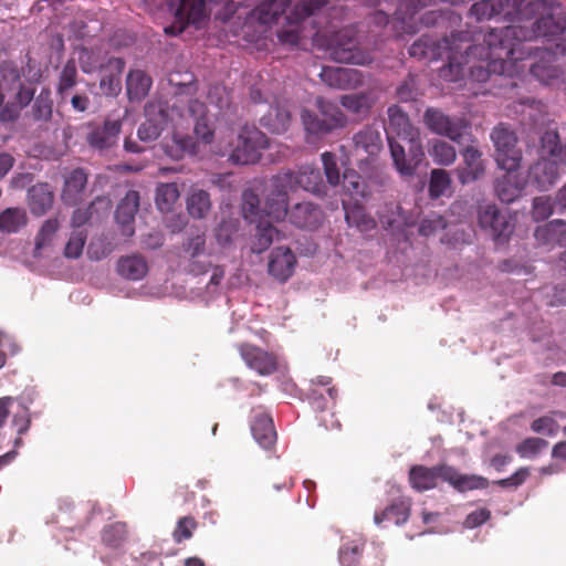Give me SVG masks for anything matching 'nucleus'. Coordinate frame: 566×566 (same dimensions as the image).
Segmentation results:
<instances>
[{"mask_svg":"<svg viewBox=\"0 0 566 566\" xmlns=\"http://www.w3.org/2000/svg\"><path fill=\"white\" fill-rule=\"evenodd\" d=\"M297 188L322 195L325 187L319 171L311 166H305L296 175L286 171L274 176L265 187V198L261 209L260 200L253 191L243 192V217L250 222H256L255 239L251 247L254 253L263 252L274 240L279 239L280 232L271 222L279 221L286 216L290 193Z\"/></svg>","mask_w":566,"mask_h":566,"instance_id":"f257e3e1","label":"nucleus"},{"mask_svg":"<svg viewBox=\"0 0 566 566\" xmlns=\"http://www.w3.org/2000/svg\"><path fill=\"white\" fill-rule=\"evenodd\" d=\"M515 38L503 39V45L509 49L516 48V53L512 55H503L497 59V67L495 70L492 56L493 51L488 45H473L465 51V64H470V76L478 82H485L491 75H506L513 77L520 75L525 70L523 61L526 57L532 59L530 64V74L538 82L546 85H556L562 81L563 70L558 63V53L552 52L547 49L543 51H535L533 48L525 44L531 40H524L523 33L517 34Z\"/></svg>","mask_w":566,"mask_h":566,"instance_id":"f03ea898","label":"nucleus"},{"mask_svg":"<svg viewBox=\"0 0 566 566\" xmlns=\"http://www.w3.org/2000/svg\"><path fill=\"white\" fill-rule=\"evenodd\" d=\"M524 0H505L509 9L512 7V17L515 24L509 25L502 30H492L483 36V44L490 46L495 56L493 65L497 67V59L503 55H514L516 48H507L503 45V39L515 38L518 33H523L524 40H534L537 38H547L555 40L557 36L566 32V20L559 4L553 0H541L530 2L525 8H521Z\"/></svg>","mask_w":566,"mask_h":566,"instance_id":"7ed1b4c3","label":"nucleus"},{"mask_svg":"<svg viewBox=\"0 0 566 566\" xmlns=\"http://www.w3.org/2000/svg\"><path fill=\"white\" fill-rule=\"evenodd\" d=\"M187 112L195 119V134L200 143L210 145V150L216 154L222 156L228 154L229 159L234 164L256 163L261 157V150L268 146V138L261 130L242 123L220 125L214 140L207 107L198 101H192Z\"/></svg>","mask_w":566,"mask_h":566,"instance_id":"20e7f679","label":"nucleus"},{"mask_svg":"<svg viewBox=\"0 0 566 566\" xmlns=\"http://www.w3.org/2000/svg\"><path fill=\"white\" fill-rule=\"evenodd\" d=\"M388 117L386 133L394 164L402 176H411L424 157L419 130L398 106L388 108Z\"/></svg>","mask_w":566,"mask_h":566,"instance_id":"39448f33","label":"nucleus"},{"mask_svg":"<svg viewBox=\"0 0 566 566\" xmlns=\"http://www.w3.org/2000/svg\"><path fill=\"white\" fill-rule=\"evenodd\" d=\"M566 166V147L556 132L548 130L541 138L538 160L530 169V180L539 189L552 186Z\"/></svg>","mask_w":566,"mask_h":566,"instance_id":"423d86ee","label":"nucleus"},{"mask_svg":"<svg viewBox=\"0 0 566 566\" xmlns=\"http://www.w3.org/2000/svg\"><path fill=\"white\" fill-rule=\"evenodd\" d=\"M409 480L411 486L418 491L437 488L439 481H446L459 491L483 489L488 485L485 478L460 474L457 470L447 465L432 469L421 465L415 467L410 470Z\"/></svg>","mask_w":566,"mask_h":566,"instance_id":"0eeeda50","label":"nucleus"},{"mask_svg":"<svg viewBox=\"0 0 566 566\" xmlns=\"http://www.w3.org/2000/svg\"><path fill=\"white\" fill-rule=\"evenodd\" d=\"M342 188L355 201H358V198L366 197L365 184L360 180V176L352 169L346 168L344 170ZM342 202L345 210V219L349 227H356L361 232H367L375 228V220L366 216L361 206L357 202L350 206L345 199Z\"/></svg>","mask_w":566,"mask_h":566,"instance_id":"6e6552de","label":"nucleus"},{"mask_svg":"<svg viewBox=\"0 0 566 566\" xmlns=\"http://www.w3.org/2000/svg\"><path fill=\"white\" fill-rule=\"evenodd\" d=\"M178 103H184L178 98L172 105L170 113L161 101L149 102L145 107L146 120L139 126L137 135L142 142L156 140L168 122H176L177 117L184 118L185 114L180 111Z\"/></svg>","mask_w":566,"mask_h":566,"instance_id":"1a4fd4ad","label":"nucleus"},{"mask_svg":"<svg viewBox=\"0 0 566 566\" xmlns=\"http://www.w3.org/2000/svg\"><path fill=\"white\" fill-rule=\"evenodd\" d=\"M316 106L321 117L308 111L302 112V122L307 133L323 135L346 126L347 118L335 103L318 97Z\"/></svg>","mask_w":566,"mask_h":566,"instance_id":"9d476101","label":"nucleus"},{"mask_svg":"<svg viewBox=\"0 0 566 566\" xmlns=\"http://www.w3.org/2000/svg\"><path fill=\"white\" fill-rule=\"evenodd\" d=\"M329 56L340 63L364 65L371 61L369 53L363 51L355 39L353 29L337 32L326 44Z\"/></svg>","mask_w":566,"mask_h":566,"instance_id":"9b49d317","label":"nucleus"},{"mask_svg":"<svg viewBox=\"0 0 566 566\" xmlns=\"http://www.w3.org/2000/svg\"><path fill=\"white\" fill-rule=\"evenodd\" d=\"M169 9L175 21L164 30L170 35L180 34L188 24L199 25L208 17L205 0H172Z\"/></svg>","mask_w":566,"mask_h":566,"instance_id":"f8f14e48","label":"nucleus"},{"mask_svg":"<svg viewBox=\"0 0 566 566\" xmlns=\"http://www.w3.org/2000/svg\"><path fill=\"white\" fill-rule=\"evenodd\" d=\"M491 138L494 143L496 155L495 159L499 166L506 170H516L520 166L522 154L516 147V136L513 132L503 125L496 126Z\"/></svg>","mask_w":566,"mask_h":566,"instance_id":"ddd939ff","label":"nucleus"},{"mask_svg":"<svg viewBox=\"0 0 566 566\" xmlns=\"http://www.w3.org/2000/svg\"><path fill=\"white\" fill-rule=\"evenodd\" d=\"M326 3L327 0H306L295 4L289 17L291 25L279 33L280 42L291 46L301 45V41L305 35L303 34V30L297 25L298 22L314 14Z\"/></svg>","mask_w":566,"mask_h":566,"instance_id":"4468645a","label":"nucleus"},{"mask_svg":"<svg viewBox=\"0 0 566 566\" xmlns=\"http://www.w3.org/2000/svg\"><path fill=\"white\" fill-rule=\"evenodd\" d=\"M426 126L434 134L446 136L459 143L468 125L465 120L450 117L436 108H428L423 115Z\"/></svg>","mask_w":566,"mask_h":566,"instance_id":"2eb2a0df","label":"nucleus"},{"mask_svg":"<svg viewBox=\"0 0 566 566\" xmlns=\"http://www.w3.org/2000/svg\"><path fill=\"white\" fill-rule=\"evenodd\" d=\"M479 222L497 240L507 238L514 229V218L507 211L500 212L494 205L481 207Z\"/></svg>","mask_w":566,"mask_h":566,"instance_id":"dca6fc26","label":"nucleus"},{"mask_svg":"<svg viewBox=\"0 0 566 566\" xmlns=\"http://www.w3.org/2000/svg\"><path fill=\"white\" fill-rule=\"evenodd\" d=\"M9 91H18L15 95L18 107L28 105L34 95V90L21 85L18 70L11 63L0 67V106Z\"/></svg>","mask_w":566,"mask_h":566,"instance_id":"f3484780","label":"nucleus"},{"mask_svg":"<svg viewBox=\"0 0 566 566\" xmlns=\"http://www.w3.org/2000/svg\"><path fill=\"white\" fill-rule=\"evenodd\" d=\"M381 139L377 130L365 128L354 137V148L352 156L360 168L368 165L380 151Z\"/></svg>","mask_w":566,"mask_h":566,"instance_id":"a211bd4d","label":"nucleus"},{"mask_svg":"<svg viewBox=\"0 0 566 566\" xmlns=\"http://www.w3.org/2000/svg\"><path fill=\"white\" fill-rule=\"evenodd\" d=\"M296 256L290 248L277 247L269 255L268 272L280 283L286 282L294 273Z\"/></svg>","mask_w":566,"mask_h":566,"instance_id":"6ab92c4d","label":"nucleus"},{"mask_svg":"<svg viewBox=\"0 0 566 566\" xmlns=\"http://www.w3.org/2000/svg\"><path fill=\"white\" fill-rule=\"evenodd\" d=\"M240 354L247 366L259 375L266 376L277 368V359L274 355L251 345H242Z\"/></svg>","mask_w":566,"mask_h":566,"instance_id":"aec40b11","label":"nucleus"},{"mask_svg":"<svg viewBox=\"0 0 566 566\" xmlns=\"http://www.w3.org/2000/svg\"><path fill=\"white\" fill-rule=\"evenodd\" d=\"M321 77L328 86L340 90L354 88L363 82L357 70L347 67H324Z\"/></svg>","mask_w":566,"mask_h":566,"instance_id":"412c9836","label":"nucleus"},{"mask_svg":"<svg viewBox=\"0 0 566 566\" xmlns=\"http://www.w3.org/2000/svg\"><path fill=\"white\" fill-rule=\"evenodd\" d=\"M251 432L254 440L263 449L271 448L276 441L272 418L260 409L253 411Z\"/></svg>","mask_w":566,"mask_h":566,"instance_id":"4be33fe9","label":"nucleus"},{"mask_svg":"<svg viewBox=\"0 0 566 566\" xmlns=\"http://www.w3.org/2000/svg\"><path fill=\"white\" fill-rule=\"evenodd\" d=\"M289 218V221L300 228L313 229L322 221V211L310 202L297 203L286 216L279 220L281 222Z\"/></svg>","mask_w":566,"mask_h":566,"instance_id":"5701e85b","label":"nucleus"},{"mask_svg":"<svg viewBox=\"0 0 566 566\" xmlns=\"http://www.w3.org/2000/svg\"><path fill=\"white\" fill-rule=\"evenodd\" d=\"M457 172L463 185L478 180L484 174L481 153L474 147H468L463 151V165L457 169Z\"/></svg>","mask_w":566,"mask_h":566,"instance_id":"b1692460","label":"nucleus"},{"mask_svg":"<svg viewBox=\"0 0 566 566\" xmlns=\"http://www.w3.org/2000/svg\"><path fill=\"white\" fill-rule=\"evenodd\" d=\"M139 205V196L137 191L130 190L117 207L116 220L122 226V232L126 237L134 234L132 222Z\"/></svg>","mask_w":566,"mask_h":566,"instance_id":"393cba45","label":"nucleus"},{"mask_svg":"<svg viewBox=\"0 0 566 566\" xmlns=\"http://www.w3.org/2000/svg\"><path fill=\"white\" fill-rule=\"evenodd\" d=\"M60 228V223L57 219H49L46 220L39 233L35 238V248H34V256L42 258L44 255H50L53 250L56 233Z\"/></svg>","mask_w":566,"mask_h":566,"instance_id":"a878e982","label":"nucleus"},{"mask_svg":"<svg viewBox=\"0 0 566 566\" xmlns=\"http://www.w3.org/2000/svg\"><path fill=\"white\" fill-rule=\"evenodd\" d=\"M524 187V180L518 178L515 170H510L497 181L496 193L501 201L510 203L522 195Z\"/></svg>","mask_w":566,"mask_h":566,"instance_id":"bb28decb","label":"nucleus"},{"mask_svg":"<svg viewBox=\"0 0 566 566\" xmlns=\"http://www.w3.org/2000/svg\"><path fill=\"white\" fill-rule=\"evenodd\" d=\"M261 123L273 133L286 132L291 123L290 106L284 104L272 107L266 115L262 116Z\"/></svg>","mask_w":566,"mask_h":566,"instance_id":"cd10ccee","label":"nucleus"},{"mask_svg":"<svg viewBox=\"0 0 566 566\" xmlns=\"http://www.w3.org/2000/svg\"><path fill=\"white\" fill-rule=\"evenodd\" d=\"M163 148L165 154L174 160H180L186 155H198L200 151L199 145L195 144L190 138L178 134L172 136L170 143L164 144Z\"/></svg>","mask_w":566,"mask_h":566,"instance_id":"c85d7f7f","label":"nucleus"},{"mask_svg":"<svg viewBox=\"0 0 566 566\" xmlns=\"http://www.w3.org/2000/svg\"><path fill=\"white\" fill-rule=\"evenodd\" d=\"M31 211L41 216L45 213L53 203V192L46 184H39L29 190Z\"/></svg>","mask_w":566,"mask_h":566,"instance_id":"c756f323","label":"nucleus"},{"mask_svg":"<svg viewBox=\"0 0 566 566\" xmlns=\"http://www.w3.org/2000/svg\"><path fill=\"white\" fill-rule=\"evenodd\" d=\"M117 272L120 276L127 280L138 281L147 274L148 266L142 256L132 255L122 258L118 261Z\"/></svg>","mask_w":566,"mask_h":566,"instance_id":"7c9ffc66","label":"nucleus"},{"mask_svg":"<svg viewBox=\"0 0 566 566\" xmlns=\"http://www.w3.org/2000/svg\"><path fill=\"white\" fill-rule=\"evenodd\" d=\"M151 86V80L140 70L130 71L127 75L126 87L130 101L143 99Z\"/></svg>","mask_w":566,"mask_h":566,"instance_id":"2f4dec72","label":"nucleus"},{"mask_svg":"<svg viewBox=\"0 0 566 566\" xmlns=\"http://www.w3.org/2000/svg\"><path fill=\"white\" fill-rule=\"evenodd\" d=\"M563 419H565V415L563 412H549L545 416L534 419L531 423V429L537 434L552 438L557 436L560 429L559 420Z\"/></svg>","mask_w":566,"mask_h":566,"instance_id":"473e14b6","label":"nucleus"},{"mask_svg":"<svg viewBox=\"0 0 566 566\" xmlns=\"http://www.w3.org/2000/svg\"><path fill=\"white\" fill-rule=\"evenodd\" d=\"M535 238L543 244L552 242L562 244L566 241V224L560 220H553L545 226L538 227L535 230Z\"/></svg>","mask_w":566,"mask_h":566,"instance_id":"72a5a7b5","label":"nucleus"},{"mask_svg":"<svg viewBox=\"0 0 566 566\" xmlns=\"http://www.w3.org/2000/svg\"><path fill=\"white\" fill-rule=\"evenodd\" d=\"M410 505L411 504L408 500H401L387 507L381 514L376 513L374 521L377 525H380L385 521L392 522L396 525H401L409 517Z\"/></svg>","mask_w":566,"mask_h":566,"instance_id":"f704fd0d","label":"nucleus"},{"mask_svg":"<svg viewBox=\"0 0 566 566\" xmlns=\"http://www.w3.org/2000/svg\"><path fill=\"white\" fill-rule=\"evenodd\" d=\"M331 385V378L321 376L313 381V387L310 390L308 399L314 408L324 410L327 407V399L322 390L323 387H327L326 395L329 400H335L336 390Z\"/></svg>","mask_w":566,"mask_h":566,"instance_id":"c9c22d12","label":"nucleus"},{"mask_svg":"<svg viewBox=\"0 0 566 566\" xmlns=\"http://www.w3.org/2000/svg\"><path fill=\"white\" fill-rule=\"evenodd\" d=\"M471 14L478 20L491 19L492 17L504 12L509 18L512 17L511 9H507L503 0H481L475 2L471 10Z\"/></svg>","mask_w":566,"mask_h":566,"instance_id":"e433bc0d","label":"nucleus"},{"mask_svg":"<svg viewBox=\"0 0 566 566\" xmlns=\"http://www.w3.org/2000/svg\"><path fill=\"white\" fill-rule=\"evenodd\" d=\"M428 153L434 164L439 166H449L453 164L457 158L454 147L440 139H432L430 142Z\"/></svg>","mask_w":566,"mask_h":566,"instance_id":"4c0bfd02","label":"nucleus"},{"mask_svg":"<svg viewBox=\"0 0 566 566\" xmlns=\"http://www.w3.org/2000/svg\"><path fill=\"white\" fill-rule=\"evenodd\" d=\"M87 178L82 169L73 170L65 179V186L62 193L66 202L74 203L78 195L84 189Z\"/></svg>","mask_w":566,"mask_h":566,"instance_id":"58836bf2","label":"nucleus"},{"mask_svg":"<svg viewBox=\"0 0 566 566\" xmlns=\"http://www.w3.org/2000/svg\"><path fill=\"white\" fill-rule=\"evenodd\" d=\"M28 218L23 209L9 208L0 214V231L13 233L27 224Z\"/></svg>","mask_w":566,"mask_h":566,"instance_id":"ea45409f","label":"nucleus"},{"mask_svg":"<svg viewBox=\"0 0 566 566\" xmlns=\"http://www.w3.org/2000/svg\"><path fill=\"white\" fill-rule=\"evenodd\" d=\"M209 195L200 189L193 190L187 199V209L193 218H203L210 210Z\"/></svg>","mask_w":566,"mask_h":566,"instance_id":"a19ab883","label":"nucleus"},{"mask_svg":"<svg viewBox=\"0 0 566 566\" xmlns=\"http://www.w3.org/2000/svg\"><path fill=\"white\" fill-rule=\"evenodd\" d=\"M548 448V442L538 437L524 439L515 447L516 453L522 459L533 460Z\"/></svg>","mask_w":566,"mask_h":566,"instance_id":"79ce46f5","label":"nucleus"},{"mask_svg":"<svg viewBox=\"0 0 566 566\" xmlns=\"http://www.w3.org/2000/svg\"><path fill=\"white\" fill-rule=\"evenodd\" d=\"M429 192L432 198H439L451 192V178L448 171L443 169L431 171Z\"/></svg>","mask_w":566,"mask_h":566,"instance_id":"37998d69","label":"nucleus"},{"mask_svg":"<svg viewBox=\"0 0 566 566\" xmlns=\"http://www.w3.org/2000/svg\"><path fill=\"white\" fill-rule=\"evenodd\" d=\"M179 190L175 184H164L158 186L156 191V205L163 212H168L179 198Z\"/></svg>","mask_w":566,"mask_h":566,"instance_id":"c03bdc74","label":"nucleus"},{"mask_svg":"<svg viewBox=\"0 0 566 566\" xmlns=\"http://www.w3.org/2000/svg\"><path fill=\"white\" fill-rule=\"evenodd\" d=\"M340 104L354 114H365L373 104V98L366 93L346 94L340 98Z\"/></svg>","mask_w":566,"mask_h":566,"instance_id":"a18cd8bd","label":"nucleus"},{"mask_svg":"<svg viewBox=\"0 0 566 566\" xmlns=\"http://www.w3.org/2000/svg\"><path fill=\"white\" fill-rule=\"evenodd\" d=\"M238 229V219L222 220L214 232L217 243L222 248L232 243L237 237Z\"/></svg>","mask_w":566,"mask_h":566,"instance_id":"49530a36","label":"nucleus"},{"mask_svg":"<svg viewBox=\"0 0 566 566\" xmlns=\"http://www.w3.org/2000/svg\"><path fill=\"white\" fill-rule=\"evenodd\" d=\"M17 410L13 409L12 424L17 428L18 434L25 433L31 423L29 402L23 398L18 397L15 403Z\"/></svg>","mask_w":566,"mask_h":566,"instance_id":"de8ad7c7","label":"nucleus"},{"mask_svg":"<svg viewBox=\"0 0 566 566\" xmlns=\"http://www.w3.org/2000/svg\"><path fill=\"white\" fill-rule=\"evenodd\" d=\"M99 208L104 209L105 211H109V201L107 199L99 198L92 203L88 210L77 209L76 211H74V214L72 217V226L75 228L82 227L92 217L93 211H97Z\"/></svg>","mask_w":566,"mask_h":566,"instance_id":"09e8293b","label":"nucleus"},{"mask_svg":"<svg viewBox=\"0 0 566 566\" xmlns=\"http://www.w3.org/2000/svg\"><path fill=\"white\" fill-rule=\"evenodd\" d=\"M86 242V234L82 230L72 232L64 248V255L67 259H77L81 256Z\"/></svg>","mask_w":566,"mask_h":566,"instance_id":"8fccbe9b","label":"nucleus"},{"mask_svg":"<svg viewBox=\"0 0 566 566\" xmlns=\"http://www.w3.org/2000/svg\"><path fill=\"white\" fill-rule=\"evenodd\" d=\"M285 0H270L259 7L260 20L269 23L285 11Z\"/></svg>","mask_w":566,"mask_h":566,"instance_id":"3c124183","label":"nucleus"},{"mask_svg":"<svg viewBox=\"0 0 566 566\" xmlns=\"http://www.w3.org/2000/svg\"><path fill=\"white\" fill-rule=\"evenodd\" d=\"M322 163L328 184L333 187L337 186L339 184V167L336 155L328 151L322 154Z\"/></svg>","mask_w":566,"mask_h":566,"instance_id":"603ef678","label":"nucleus"},{"mask_svg":"<svg viewBox=\"0 0 566 566\" xmlns=\"http://www.w3.org/2000/svg\"><path fill=\"white\" fill-rule=\"evenodd\" d=\"M76 66L73 62H67L60 76L59 93L64 97L65 93L76 83Z\"/></svg>","mask_w":566,"mask_h":566,"instance_id":"864d4df0","label":"nucleus"},{"mask_svg":"<svg viewBox=\"0 0 566 566\" xmlns=\"http://www.w3.org/2000/svg\"><path fill=\"white\" fill-rule=\"evenodd\" d=\"M197 523L191 517H182L178 521L177 527L172 533L174 539L177 543H180L185 539H188L192 536V532L196 528Z\"/></svg>","mask_w":566,"mask_h":566,"instance_id":"5fc2aeb1","label":"nucleus"},{"mask_svg":"<svg viewBox=\"0 0 566 566\" xmlns=\"http://www.w3.org/2000/svg\"><path fill=\"white\" fill-rule=\"evenodd\" d=\"M554 210H556L555 206L553 207V205L548 198L538 197V198L534 199L533 218L536 221L544 220V219L548 218Z\"/></svg>","mask_w":566,"mask_h":566,"instance_id":"6e6d98bb","label":"nucleus"},{"mask_svg":"<svg viewBox=\"0 0 566 566\" xmlns=\"http://www.w3.org/2000/svg\"><path fill=\"white\" fill-rule=\"evenodd\" d=\"M360 555L359 544H345L339 551V563L342 566H354Z\"/></svg>","mask_w":566,"mask_h":566,"instance_id":"4d7b16f0","label":"nucleus"},{"mask_svg":"<svg viewBox=\"0 0 566 566\" xmlns=\"http://www.w3.org/2000/svg\"><path fill=\"white\" fill-rule=\"evenodd\" d=\"M126 534L124 524H114L107 527L103 533V541L112 546L118 545Z\"/></svg>","mask_w":566,"mask_h":566,"instance_id":"13d9d810","label":"nucleus"},{"mask_svg":"<svg viewBox=\"0 0 566 566\" xmlns=\"http://www.w3.org/2000/svg\"><path fill=\"white\" fill-rule=\"evenodd\" d=\"M444 227V220L440 216L432 214L421 221L419 232L422 235L428 237L433 234L437 230L443 229Z\"/></svg>","mask_w":566,"mask_h":566,"instance_id":"bf43d9fd","label":"nucleus"},{"mask_svg":"<svg viewBox=\"0 0 566 566\" xmlns=\"http://www.w3.org/2000/svg\"><path fill=\"white\" fill-rule=\"evenodd\" d=\"M99 87L105 95L115 96L120 92V78L118 75L104 76L99 82Z\"/></svg>","mask_w":566,"mask_h":566,"instance_id":"052dcab7","label":"nucleus"},{"mask_svg":"<svg viewBox=\"0 0 566 566\" xmlns=\"http://www.w3.org/2000/svg\"><path fill=\"white\" fill-rule=\"evenodd\" d=\"M491 516V513L486 509H479L472 513H470L463 525L467 528H475L480 526L481 524L485 523Z\"/></svg>","mask_w":566,"mask_h":566,"instance_id":"680f3d73","label":"nucleus"},{"mask_svg":"<svg viewBox=\"0 0 566 566\" xmlns=\"http://www.w3.org/2000/svg\"><path fill=\"white\" fill-rule=\"evenodd\" d=\"M205 235L203 234H197L189 239L187 247H186V253L190 258H197L201 255L205 251Z\"/></svg>","mask_w":566,"mask_h":566,"instance_id":"e2e57ef3","label":"nucleus"},{"mask_svg":"<svg viewBox=\"0 0 566 566\" xmlns=\"http://www.w3.org/2000/svg\"><path fill=\"white\" fill-rule=\"evenodd\" d=\"M99 129L106 139H111L115 144L122 129V123L119 119H107Z\"/></svg>","mask_w":566,"mask_h":566,"instance_id":"0e129e2a","label":"nucleus"},{"mask_svg":"<svg viewBox=\"0 0 566 566\" xmlns=\"http://www.w3.org/2000/svg\"><path fill=\"white\" fill-rule=\"evenodd\" d=\"M18 397L6 396L0 398V428L4 424L8 416L13 411Z\"/></svg>","mask_w":566,"mask_h":566,"instance_id":"69168bd1","label":"nucleus"},{"mask_svg":"<svg viewBox=\"0 0 566 566\" xmlns=\"http://www.w3.org/2000/svg\"><path fill=\"white\" fill-rule=\"evenodd\" d=\"M87 142L92 147L98 149L107 148L114 145L111 139L105 138V135L99 128H96L88 135Z\"/></svg>","mask_w":566,"mask_h":566,"instance_id":"338daca9","label":"nucleus"},{"mask_svg":"<svg viewBox=\"0 0 566 566\" xmlns=\"http://www.w3.org/2000/svg\"><path fill=\"white\" fill-rule=\"evenodd\" d=\"M390 218L380 217V222L387 228H399L400 226L407 224L405 217L400 212L399 207H391Z\"/></svg>","mask_w":566,"mask_h":566,"instance_id":"774afa93","label":"nucleus"}]
</instances>
